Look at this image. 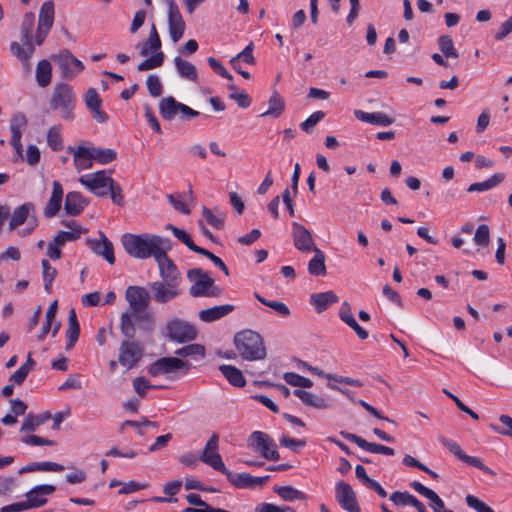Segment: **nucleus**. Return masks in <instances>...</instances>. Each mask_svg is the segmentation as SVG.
<instances>
[{
    "label": "nucleus",
    "mask_w": 512,
    "mask_h": 512,
    "mask_svg": "<svg viewBox=\"0 0 512 512\" xmlns=\"http://www.w3.org/2000/svg\"><path fill=\"white\" fill-rule=\"evenodd\" d=\"M149 94L152 97H159L163 92V85L157 75H149L146 80Z\"/></svg>",
    "instance_id": "0e129e2a"
},
{
    "label": "nucleus",
    "mask_w": 512,
    "mask_h": 512,
    "mask_svg": "<svg viewBox=\"0 0 512 512\" xmlns=\"http://www.w3.org/2000/svg\"><path fill=\"white\" fill-rule=\"evenodd\" d=\"M440 442L452 453L454 454L459 460L463 461L464 463L470 465V466H473L475 468H478L479 470L491 475V476H494L496 475V473L491 469L489 468L488 466H486L482 461L481 459L477 458V457H474V456H470V455H467L461 448V446L453 441V440H450L448 438H445V437H441L440 438Z\"/></svg>",
    "instance_id": "4468645a"
},
{
    "label": "nucleus",
    "mask_w": 512,
    "mask_h": 512,
    "mask_svg": "<svg viewBox=\"0 0 512 512\" xmlns=\"http://www.w3.org/2000/svg\"><path fill=\"white\" fill-rule=\"evenodd\" d=\"M169 250H164L158 257H156L155 261L158 263L160 276L162 278L161 282L171 283L173 285H180L181 275L174 264V262L167 256V252Z\"/></svg>",
    "instance_id": "a211bd4d"
},
{
    "label": "nucleus",
    "mask_w": 512,
    "mask_h": 512,
    "mask_svg": "<svg viewBox=\"0 0 512 512\" xmlns=\"http://www.w3.org/2000/svg\"><path fill=\"white\" fill-rule=\"evenodd\" d=\"M254 296L261 304L273 309L283 317H288L291 313L288 306L282 301L267 300L257 292L254 293Z\"/></svg>",
    "instance_id": "de8ad7c7"
},
{
    "label": "nucleus",
    "mask_w": 512,
    "mask_h": 512,
    "mask_svg": "<svg viewBox=\"0 0 512 512\" xmlns=\"http://www.w3.org/2000/svg\"><path fill=\"white\" fill-rule=\"evenodd\" d=\"M174 65L178 74L189 81L196 82L198 74L196 67L189 61L182 59L180 56L174 58Z\"/></svg>",
    "instance_id": "72a5a7b5"
},
{
    "label": "nucleus",
    "mask_w": 512,
    "mask_h": 512,
    "mask_svg": "<svg viewBox=\"0 0 512 512\" xmlns=\"http://www.w3.org/2000/svg\"><path fill=\"white\" fill-rule=\"evenodd\" d=\"M234 344L240 356L248 361L266 357V349L261 335L253 330H243L234 337Z\"/></svg>",
    "instance_id": "7ed1b4c3"
},
{
    "label": "nucleus",
    "mask_w": 512,
    "mask_h": 512,
    "mask_svg": "<svg viewBox=\"0 0 512 512\" xmlns=\"http://www.w3.org/2000/svg\"><path fill=\"white\" fill-rule=\"evenodd\" d=\"M166 229L171 231L173 235L181 241L183 244H185L190 250L195 245L193 240L191 239L190 235L183 229L177 228L176 226L172 224H167Z\"/></svg>",
    "instance_id": "052dcab7"
},
{
    "label": "nucleus",
    "mask_w": 512,
    "mask_h": 512,
    "mask_svg": "<svg viewBox=\"0 0 512 512\" xmlns=\"http://www.w3.org/2000/svg\"><path fill=\"white\" fill-rule=\"evenodd\" d=\"M465 502L468 507L474 509L476 512H495L490 506L478 499L476 496L470 494L467 495L465 497Z\"/></svg>",
    "instance_id": "69168bd1"
},
{
    "label": "nucleus",
    "mask_w": 512,
    "mask_h": 512,
    "mask_svg": "<svg viewBox=\"0 0 512 512\" xmlns=\"http://www.w3.org/2000/svg\"><path fill=\"white\" fill-rule=\"evenodd\" d=\"M51 59L58 66L62 78L66 80L73 79L84 69V64L68 50L53 54Z\"/></svg>",
    "instance_id": "0eeeda50"
},
{
    "label": "nucleus",
    "mask_w": 512,
    "mask_h": 512,
    "mask_svg": "<svg viewBox=\"0 0 512 512\" xmlns=\"http://www.w3.org/2000/svg\"><path fill=\"white\" fill-rule=\"evenodd\" d=\"M55 8L53 1H46L39 11L38 27L51 29L54 23Z\"/></svg>",
    "instance_id": "f704fd0d"
},
{
    "label": "nucleus",
    "mask_w": 512,
    "mask_h": 512,
    "mask_svg": "<svg viewBox=\"0 0 512 512\" xmlns=\"http://www.w3.org/2000/svg\"><path fill=\"white\" fill-rule=\"evenodd\" d=\"M248 446L266 460L277 461L280 458L276 443L262 431L252 432L248 439Z\"/></svg>",
    "instance_id": "423d86ee"
},
{
    "label": "nucleus",
    "mask_w": 512,
    "mask_h": 512,
    "mask_svg": "<svg viewBox=\"0 0 512 512\" xmlns=\"http://www.w3.org/2000/svg\"><path fill=\"white\" fill-rule=\"evenodd\" d=\"M68 151L73 154L74 164L78 171L92 167V161L94 159L91 149L79 146L76 149L69 147Z\"/></svg>",
    "instance_id": "cd10ccee"
},
{
    "label": "nucleus",
    "mask_w": 512,
    "mask_h": 512,
    "mask_svg": "<svg viewBox=\"0 0 512 512\" xmlns=\"http://www.w3.org/2000/svg\"><path fill=\"white\" fill-rule=\"evenodd\" d=\"M63 194L62 184L59 181H53L51 196L43 210L44 217L51 219L59 213L62 207Z\"/></svg>",
    "instance_id": "393cba45"
},
{
    "label": "nucleus",
    "mask_w": 512,
    "mask_h": 512,
    "mask_svg": "<svg viewBox=\"0 0 512 512\" xmlns=\"http://www.w3.org/2000/svg\"><path fill=\"white\" fill-rule=\"evenodd\" d=\"M47 143L53 151H60L63 149L61 127L59 125H55L48 130Z\"/></svg>",
    "instance_id": "3c124183"
},
{
    "label": "nucleus",
    "mask_w": 512,
    "mask_h": 512,
    "mask_svg": "<svg viewBox=\"0 0 512 512\" xmlns=\"http://www.w3.org/2000/svg\"><path fill=\"white\" fill-rule=\"evenodd\" d=\"M202 217L206 222L216 229H222L225 222V213L218 211L216 214L206 206L202 207Z\"/></svg>",
    "instance_id": "37998d69"
},
{
    "label": "nucleus",
    "mask_w": 512,
    "mask_h": 512,
    "mask_svg": "<svg viewBox=\"0 0 512 512\" xmlns=\"http://www.w3.org/2000/svg\"><path fill=\"white\" fill-rule=\"evenodd\" d=\"M187 278L193 282L189 289L192 297H205L208 290L214 284V279L209 277L208 273L200 268H192L187 271Z\"/></svg>",
    "instance_id": "9b49d317"
},
{
    "label": "nucleus",
    "mask_w": 512,
    "mask_h": 512,
    "mask_svg": "<svg viewBox=\"0 0 512 512\" xmlns=\"http://www.w3.org/2000/svg\"><path fill=\"white\" fill-rule=\"evenodd\" d=\"M499 421L505 426L503 428L497 426V425H494V424H491L490 425V428L498 433V434H501V435H505V436H509L512 438V417L508 416V415H501L499 417Z\"/></svg>",
    "instance_id": "e2e57ef3"
},
{
    "label": "nucleus",
    "mask_w": 512,
    "mask_h": 512,
    "mask_svg": "<svg viewBox=\"0 0 512 512\" xmlns=\"http://www.w3.org/2000/svg\"><path fill=\"white\" fill-rule=\"evenodd\" d=\"M28 120L24 113L18 112L10 119L12 138L22 137V130L26 128Z\"/></svg>",
    "instance_id": "09e8293b"
},
{
    "label": "nucleus",
    "mask_w": 512,
    "mask_h": 512,
    "mask_svg": "<svg viewBox=\"0 0 512 512\" xmlns=\"http://www.w3.org/2000/svg\"><path fill=\"white\" fill-rule=\"evenodd\" d=\"M222 474L226 476L228 481L237 488H254L256 486L265 485L270 479L269 475L256 477L248 473H233L226 468Z\"/></svg>",
    "instance_id": "6ab92c4d"
},
{
    "label": "nucleus",
    "mask_w": 512,
    "mask_h": 512,
    "mask_svg": "<svg viewBox=\"0 0 512 512\" xmlns=\"http://www.w3.org/2000/svg\"><path fill=\"white\" fill-rule=\"evenodd\" d=\"M336 500L340 507L347 512H361L356 493L350 484L338 481L335 486Z\"/></svg>",
    "instance_id": "ddd939ff"
},
{
    "label": "nucleus",
    "mask_w": 512,
    "mask_h": 512,
    "mask_svg": "<svg viewBox=\"0 0 512 512\" xmlns=\"http://www.w3.org/2000/svg\"><path fill=\"white\" fill-rule=\"evenodd\" d=\"M338 296L333 291L314 293L310 296V303L318 313L324 312L330 305L337 303Z\"/></svg>",
    "instance_id": "7c9ffc66"
},
{
    "label": "nucleus",
    "mask_w": 512,
    "mask_h": 512,
    "mask_svg": "<svg viewBox=\"0 0 512 512\" xmlns=\"http://www.w3.org/2000/svg\"><path fill=\"white\" fill-rule=\"evenodd\" d=\"M439 49L446 58H458L459 53L454 47L453 40L449 35H442L438 38Z\"/></svg>",
    "instance_id": "8fccbe9b"
},
{
    "label": "nucleus",
    "mask_w": 512,
    "mask_h": 512,
    "mask_svg": "<svg viewBox=\"0 0 512 512\" xmlns=\"http://www.w3.org/2000/svg\"><path fill=\"white\" fill-rule=\"evenodd\" d=\"M283 378L286 383L295 387L310 388L313 385L312 380L295 372H286L284 373Z\"/></svg>",
    "instance_id": "864d4df0"
},
{
    "label": "nucleus",
    "mask_w": 512,
    "mask_h": 512,
    "mask_svg": "<svg viewBox=\"0 0 512 512\" xmlns=\"http://www.w3.org/2000/svg\"><path fill=\"white\" fill-rule=\"evenodd\" d=\"M111 180L113 178L108 175L106 170L89 173L79 178V182L98 197L108 195V191H100V188H108Z\"/></svg>",
    "instance_id": "f8f14e48"
},
{
    "label": "nucleus",
    "mask_w": 512,
    "mask_h": 512,
    "mask_svg": "<svg viewBox=\"0 0 512 512\" xmlns=\"http://www.w3.org/2000/svg\"><path fill=\"white\" fill-rule=\"evenodd\" d=\"M312 252L315 254L308 263V272L313 276H324L326 274L325 255L319 248Z\"/></svg>",
    "instance_id": "c9c22d12"
},
{
    "label": "nucleus",
    "mask_w": 512,
    "mask_h": 512,
    "mask_svg": "<svg viewBox=\"0 0 512 512\" xmlns=\"http://www.w3.org/2000/svg\"><path fill=\"white\" fill-rule=\"evenodd\" d=\"M125 298L129 303L131 312H123L121 314L120 330L124 337L128 339L135 337L136 329L133 319L138 323L139 328L152 330L153 318L146 311L150 303L148 291L141 286H129L126 289Z\"/></svg>",
    "instance_id": "f257e3e1"
},
{
    "label": "nucleus",
    "mask_w": 512,
    "mask_h": 512,
    "mask_svg": "<svg viewBox=\"0 0 512 512\" xmlns=\"http://www.w3.org/2000/svg\"><path fill=\"white\" fill-rule=\"evenodd\" d=\"M474 241L477 245L481 247L488 246L490 241V230L488 225L481 224L477 227L474 235Z\"/></svg>",
    "instance_id": "680f3d73"
},
{
    "label": "nucleus",
    "mask_w": 512,
    "mask_h": 512,
    "mask_svg": "<svg viewBox=\"0 0 512 512\" xmlns=\"http://www.w3.org/2000/svg\"><path fill=\"white\" fill-rule=\"evenodd\" d=\"M122 244L126 253L137 259H156L164 250L171 249L168 238L151 234H124Z\"/></svg>",
    "instance_id": "f03ea898"
},
{
    "label": "nucleus",
    "mask_w": 512,
    "mask_h": 512,
    "mask_svg": "<svg viewBox=\"0 0 512 512\" xmlns=\"http://www.w3.org/2000/svg\"><path fill=\"white\" fill-rule=\"evenodd\" d=\"M52 67L48 60H40L36 67V81L40 87H47L51 82Z\"/></svg>",
    "instance_id": "4c0bfd02"
},
{
    "label": "nucleus",
    "mask_w": 512,
    "mask_h": 512,
    "mask_svg": "<svg viewBox=\"0 0 512 512\" xmlns=\"http://www.w3.org/2000/svg\"><path fill=\"white\" fill-rule=\"evenodd\" d=\"M413 497H414V495L410 494L407 491H405V492L396 491L390 495V500L397 506H406V505H411Z\"/></svg>",
    "instance_id": "774afa93"
},
{
    "label": "nucleus",
    "mask_w": 512,
    "mask_h": 512,
    "mask_svg": "<svg viewBox=\"0 0 512 512\" xmlns=\"http://www.w3.org/2000/svg\"><path fill=\"white\" fill-rule=\"evenodd\" d=\"M91 151L93 154V159L102 165L112 162L117 157L116 151L110 148H93Z\"/></svg>",
    "instance_id": "5fc2aeb1"
},
{
    "label": "nucleus",
    "mask_w": 512,
    "mask_h": 512,
    "mask_svg": "<svg viewBox=\"0 0 512 512\" xmlns=\"http://www.w3.org/2000/svg\"><path fill=\"white\" fill-rule=\"evenodd\" d=\"M25 223L28 225L27 234L32 233L38 226L36 206L33 202H25L14 209L8 228L10 231H13Z\"/></svg>",
    "instance_id": "39448f33"
},
{
    "label": "nucleus",
    "mask_w": 512,
    "mask_h": 512,
    "mask_svg": "<svg viewBox=\"0 0 512 512\" xmlns=\"http://www.w3.org/2000/svg\"><path fill=\"white\" fill-rule=\"evenodd\" d=\"M113 203L117 206L124 205V195L121 186L113 179L108 187Z\"/></svg>",
    "instance_id": "338daca9"
},
{
    "label": "nucleus",
    "mask_w": 512,
    "mask_h": 512,
    "mask_svg": "<svg viewBox=\"0 0 512 512\" xmlns=\"http://www.w3.org/2000/svg\"><path fill=\"white\" fill-rule=\"evenodd\" d=\"M161 48V39L159 37V34L157 32L155 24H152L150 34L148 39L143 43L140 55L146 56L150 52H158V50Z\"/></svg>",
    "instance_id": "ea45409f"
},
{
    "label": "nucleus",
    "mask_w": 512,
    "mask_h": 512,
    "mask_svg": "<svg viewBox=\"0 0 512 512\" xmlns=\"http://www.w3.org/2000/svg\"><path fill=\"white\" fill-rule=\"evenodd\" d=\"M42 267V275L44 281V288L46 293L50 294L52 292L51 285L57 276V270L51 266L47 259H43L41 261Z\"/></svg>",
    "instance_id": "49530a36"
},
{
    "label": "nucleus",
    "mask_w": 512,
    "mask_h": 512,
    "mask_svg": "<svg viewBox=\"0 0 512 512\" xmlns=\"http://www.w3.org/2000/svg\"><path fill=\"white\" fill-rule=\"evenodd\" d=\"M142 347L134 341H123L119 348V363L127 370L133 368L142 358Z\"/></svg>",
    "instance_id": "f3484780"
},
{
    "label": "nucleus",
    "mask_w": 512,
    "mask_h": 512,
    "mask_svg": "<svg viewBox=\"0 0 512 512\" xmlns=\"http://www.w3.org/2000/svg\"><path fill=\"white\" fill-rule=\"evenodd\" d=\"M66 240L63 238L61 233L59 232L49 243L47 246V256L51 260H58L62 257L61 248L66 244Z\"/></svg>",
    "instance_id": "a18cd8bd"
},
{
    "label": "nucleus",
    "mask_w": 512,
    "mask_h": 512,
    "mask_svg": "<svg viewBox=\"0 0 512 512\" xmlns=\"http://www.w3.org/2000/svg\"><path fill=\"white\" fill-rule=\"evenodd\" d=\"M149 287L153 300L159 304H165L181 293L179 286L161 281L150 283Z\"/></svg>",
    "instance_id": "aec40b11"
},
{
    "label": "nucleus",
    "mask_w": 512,
    "mask_h": 512,
    "mask_svg": "<svg viewBox=\"0 0 512 512\" xmlns=\"http://www.w3.org/2000/svg\"><path fill=\"white\" fill-rule=\"evenodd\" d=\"M175 355L179 357H188L193 355H199L201 357L205 356V347L201 344H189L187 346L181 347L175 350Z\"/></svg>",
    "instance_id": "13d9d810"
},
{
    "label": "nucleus",
    "mask_w": 512,
    "mask_h": 512,
    "mask_svg": "<svg viewBox=\"0 0 512 512\" xmlns=\"http://www.w3.org/2000/svg\"><path fill=\"white\" fill-rule=\"evenodd\" d=\"M219 370L231 385L238 388L246 385V379L237 367L223 364L219 366Z\"/></svg>",
    "instance_id": "473e14b6"
},
{
    "label": "nucleus",
    "mask_w": 512,
    "mask_h": 512,
    "mask_svg": "<svg viewBox=\"0 0 512 512\" xmlns=\"http://www.w3.org/2000/svg\"><path fill=\"white\" fill-rule=\"evenodd\" d=\"M25 47H22L17 42H12L10 45L11 52L22 62H27L32 54L34 53V45L32 42L23 43Z\"/></svg>",
    "instance_id": "c03bdc74"
},
{
    "label": "nucleus",
    "mask_w": 512,
    "mask_h": 512,
    "mask_svg": "<svg viewBox=\"0 0 512 512\" xmlns=\"http://www.w3.org/2000/svg\"><path fill=\"white\" fill-rule=\"evenodd\" d=\"M254 45L253 42H250L239 54L233 57L230 60V63L233 68H236V64L242 59L247 64L253 65L255 64V57L253 56Z\"/></svg>",
    "instance_id": "4d7b16f0"
},
{
    "label": "nucleus",
    "mask_w": 512,
    "mask_h": 512,
    "mask_svg": "<svg viewBox=\"0 0 512 512\" xmlns=\"http://www.w3.org/2000/svg\"><path fill=\"white\" fill-rule=\"evenodd\" d=\"M167 336L177 343H186L196 339L197 331L193 325L182 319H172L166 325Z\"/></svg>",
    "instance_id": "1a4fd4ad"
},
{
    "label": "nucleus",
    "mask_w": 512,
    "mask_h": 512,
    "mask_svg": "<svg viewBox=\"0 0 512 512\" xmlns=\"http://www.w3.org/2000/svg\"><path fill=\"white\" fill-rule=\"evenodd\" d=\"M235 309L234 305L225 304L219 306H213L207 309H203L199 312V318L201 321L210 323L218 319L223 318Z\"/></svg>",
    "instance_id": "c85d7f7f"
},
{
    "label": "nucleus",
    "mask_w": 512,
    "mask_h": 512,
    "mask_svg": "<svg viewBox=\"0 0 512 512\" xmlns=\"http://www.w3.org/2000/svg\"><path fill=\"white\" fill-rule=\"evenodd\" d=\"M324 117L325 113L323 111H316L300 124V128L306 133H311L317 123H319Z\"/></svg>",
    "instance_id": "bf43d9fd"
},
{
    "label": "nucleus",
    "mask_w": 512,
    "mask_h": 512,
    "mask_svg": "<svg viewBox=\"0 0 512 512\" xmlns=\"http://www.w3.org/2000/svg\"><path fill=\"white\" fill-rule=\"evenodd\" d=\"M340 435L344 439L355 443L358 447H360L370 453H378V454H384V455H388V456H393L395 454L394 449H392L388 446H384L382 444L368 442L356 434H353V433H350L347 431H341Z\"/></svg>",
    "instance_id": "b1692460"
},
{
    "label": "nucleus",
    "mask_w": 512,
    "mask_h": 512,
    "mask_svg": "<svg viewBox=\"0 0 512 512\" xmlns=\"http://www.w3.org/2000/svg\"><path fill=\"white\" fill-rule=\"evenodd\" d=\"M56 491V487L51 484L37 485L26 494V502L29 509L39 508L44 506L48 500L45 496L51 495Z\"/></svg>",
    "instance_id": "4be33fe9"
},
{
    "label": "nucleus",
    "mask_w": 512,
    "mask_h": 512,
    "mask_svg": "<svg viewBox=\"0 0 512 512\" xmlns=\"http://www.w3.org/2000/svg\"><path fill=\"white\" fill-rule=\"evenodd\" d=\"M49 105L51 109L60 111L62 119L72 121L76 106V94L72 86L67 83H57L54 86Z\"/></svg>",
    "instance_id": "20e7f679"
},
{
    "label": "nucleus",
    "mask_w": 512,
    "mask_h": 512,
    "mask_svg": "<svg viewBox=\"0 0 512 512\" xmlns=\"http://www.w3.org/2000/svg\"><path fill=\"white\" fill-rule=\"evenodd\" d=\"M190 368V363L180 358L162 357L149 365L148 373L153 377H157L174 373L180 369H184V373H187Z\"/></svg>",
    "instance_id": "6e6552de"
},
{
    "label": "nucleus",
    "mask_w": 512,
    "mask_h": 512,
    "mask_svg": "<svg viewBox=\"0 0 512 512\" xmlns=\"http://www.w3.org/2000/svg\"><path fill=\"white\" fill-rule=\"evenodd\" d=\"M199 460L220 473L226 471V466L219 454V435L217 433L211 435L199 456Z\"/></svg>",
    "instance_id": "9d476101"
},
{
    "label": "nucleus",
    "mask_w": 512,
    "mask_h": 512,
    "mask_svg": "<svg viewBox=\"0 0 512 512\" xmlns=\"http://www.w3.org/2000/svg\"><path fill=\"white\" fill-rule=\"evenodd\" d=\"M89 205V200L78 191H71L66 194L64 211L68 216H78Z\"/></svg>",
    "instance_id": "a878e982"
},
{
    "label": "nucleus",
    "mask_w": 512,
    "mask_h": 512,
    "mask_svg": "<svg viewBox=\"0 0 512 512\" xmlns=\"http://www.w3.org/2000/svg\"><path fill=\"white\" fill-rule=\"evenodd\" d=\"M284 108H285L284 99L281 97V95L277 91H274L269 99L268 110L263 112L261 114V116L262 117L272 116L274 118H278L284 112Z\"/></svg>",
    "instance_id": "a19ab883"
},
{
    "label": "nucleus",
    "mask_w": 512,
    "mask_h": 512,
    "mask_svg": "<svg viewBox=\"0 0 512 512\" xmlns=\"http://www.w3.org/2000/svg\"><path fill=\"white\" fill-rule=\"evenodd\" d=\"M79 334H80V326H79V322L77 320V315H76L75 310L71 309L69 311V315H68V328L66 330V336L68 339V342L66 344V350H70L75 346V344L79 338Z\"/></svg>",
    "instance_id": "2f4dec72"
},
{
    "label": "nucleus",
    "mask_w": 512,
    "mask_h": 512,
    "mask_svg": "<svg viewBox=\"0 0 512 512\" xmlns=\"http://www.w3.org/2000/svg\"><path fill=\"white\" fill-rule=\"evenodd\" d=\"M182 103L176 101L173 96H167L159 102V112L162 118L166 121H172L179 117L180 107Z\"/></svg>",
    "instance_id": "c756f323"
},
{
    "label": "nucleus",
    "mask_w": 512,
    "mask_h": 512,
    "mask_svg": "<svg viewBox=\"0 0 512 512\" xmlns=\"http://www.w3.org/2000/svg\"><path fill=\"white\" fill-rule=\"evenodd\" d=\"M504 174L503 173H495L494 175H492L490 178H488L487 180L483 181V182H476V183H473L471 184L467 191L468 192H483V191H487V190H490L494 187H496L497 185H499L500 183H502L504 181Z\"/></svg>",
    "instance_id": "58836bf2"
},
{
    "label": "nucleus",
    "mask_w": 512,
    "mask_h": 512,
    "mask_svg": "<svg viewBox=\"0 0 512 512\" xmlns=\"http://www.w3.org/2000/svg\"><path fill=\"white\" fill-rule=\"evenodd\" d=\"M50 412H44L40 415H34L29 413L26 415L22 426L20 428V432H30L35 431L36 428L42 424H44L46 421H48L51 418Z\"/></svg>",
    "instance_id": "e433bc0d"
},
{
    "label": "nucleus",
    "mask_w": 512,
    "mask_h": 512,
    "mask_svg": "<svg viewBox=\"0 0 512 512\" xmlns=\"http://www.w3.org/2000/svg\"><path fill=\"white\" fill-rule=\"evenodd\" d=\"M85 105L90 111L92 118L98 123L108 121V114L101 109L102 99L95 88H89L84 97Z\"/></svg>",
    "instance_id": "5701e85b"
},
{
    "label": "nucleus",
    "mask_w": 512,
    "mask_h": 512,
    "mask_svg": "<svg viewBox=\"0 0 512 512\" xmlns=\"http://www.w3.org/2000/svg\"><path fill=\"white\" fill-rule=\"evenodd\" d=\"M34 28V15L26 13L21 24V42H32V31Z\"/></svg>",
    "instance_id": "603ef678"
},
{
    "label": "nucleus",
    "mask_w": 512,
    "mask_h": 512,
    "mask_svg": "<svg viewBox=\"0 0 512 512\" xmlns=\"http://www.w3.org/2000/svg\"><path fill=\"white\" fill-rule=\"evenodd\" d=\"M86 244L95 254L102 256L109 264L115 263L113 244L103 232H99V240L88 238Z\"/></svg>",
    "instance_id": "412c9836"
},
{
    "label": "nucleus",
    "mask_w": 512,
    "mask_h": 512,
    "mask_svg": "<svg viewBox=\"0 0 512 512\" xmlns=\"http://www.w3.org/2000/svg\"><path fill=\"white\" fill-rule=\"evenodd\" d=\"M274 492L285 501L304 500L306 495L292 486H275Z\"/></svg>",
    "instance_id": "79ce46f5"
},
{
    "label": "nucleus",
    "mask_w": 512,
    "mask_h": 512,
    "mask_svg": "<svg viewBox=\"0 0 512 512\" xmlns=\"http://www.w3.org/2000/svg\"><path fill=\"white\" fill-rule=\"evenodd\" d=\"M168 30L173 43H177L184 35L186 24L174 0L168 2Z\"/></svg>",
    "instance_id": "2eb2a0df"
},
{
    "label": "nucleus",
    "mask_w": 512,
    "mask_h": 512,
    "mask_svg": "<svg viewBox=\"0 0 512 512\" xmlns=\"http://www.w3.org/2000/svg\"><path fill=\"white\" fill-rule=\"evenodd\" d=\"M291 226L293 245L298 251L309 253L318 248L311 232L304 225L294 221Z\"/></svg>",
    "instance_id": "dca6fc26"
},
{
    "label": "nucleus",
    "mask_w": 512,
    "mask_h": 512,
    "mask_svg": "<svg viewBox=\"0 0 512 512\" xmlns=\"http://www.w3.org/2000/svg\"><path fill=\"white\" fill-rule=\"evenodd\" d=\"M164 61V54L161 51L154 53L149 58L143 60L138 66V71H147L160 67Z\"/></svg>",
    "instance_id": "6e6d98bb"
},
{
    "label": "nucleus",
    "mask_w": 512,
    "mask_h": 512,
    "mask_svg": "<svg viewBox=\"0 0 512 512\" xmlns=\"http://www.w3.org/2000/svg\"><path fill=\"white\" fill-rule=\"evenodd\" d=\"M293 394L307 406L317 409H328L331 407L328 399L323 396L315 395L312 392L302 389H295Z\"/></svg>",
    "instance_id": "bb28decb"
}]
</instances>
